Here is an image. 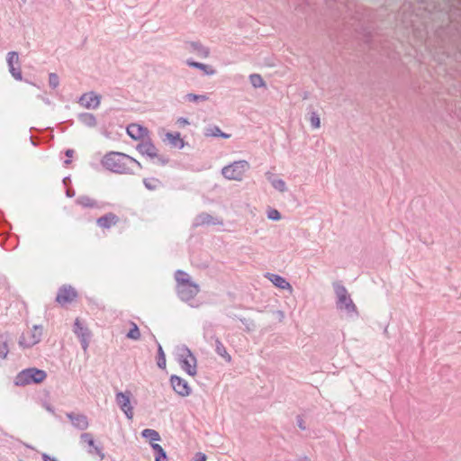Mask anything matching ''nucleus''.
Segmentation results:
<instances>
[{"label":"nucleus","instance_id":"obj_5","mask_svg":"<svg viewBox=\"0 0 461 461\" xmlns=\"http://www.w3.org/2000/svg\"><path fill=\"white\" fill-rule=\"evenodd\" d=\"M177 363L181 368L189 375L194 376L197 373V360L195 356L186 347L183 346L179 348L177 357Z\"/></svg>","mask_w":461,"mask_h":461},{"label":"nucleus","instance_id":"obj_30","mask_svg":"<svg viewBox=\"0 0 461 461\" xmlns=\"http://www.w3.org/2000/svg\"><path fill=\"white\" fill-rule=\"evenodd\" d=\"M144 186L149 191H155L158 187L162 186V182L156 177H149L143 179Z\"/></svg>","mask_w":461,"mask_h":461},{"label":"nucleus","instance_id":"obj_29","mask_svg":"<svg viewBox=\"0 0 461 461\" xmlns=\"http://www.w3.org/2000/svg\"><path fill=\"white\" fill-rule=\"evenodd\" d=\"M76 203L84 208L97 207V202L87 195L79 196Z\"/></svg>","mask_w":461,"mask_h":461},{"label":"nucleus","instance_id":"obj_48","mask_svg":"<svg viewBox=\"0 0 461 461\" xmlns=\"http://www.w3.org/2000/svg\"><path fill=\"white\" fill-rule=\"evenodd\" d=\"M66 194L68 196V197H72L75 195V192L74 191H70V190H67V193Z\"/></svg>","mask_w":461,"mask_h":461},{"label":"nucleus","instance_id":"obj_11","mask_svg":"<svg viewBox=\"0 0 461 461\" xmlns=\"http://www.w3.org/2000/svg\"><path fill=\"white\" fill-rule=\"evenodd\" d=\"M73 331L78 337L83 350L86 352L89 346V340L91 338V331L87 327L84 326L80 322L78 318H77L75 321Z\"/></svg>","mask_w":461,"mask_h":461},{"label":"nucleus","instance_id":"obj_1","mask_svg":"<svg viewBox=\"0 0 461 461\" xmlns=\"http://www.w3.org/2000/svg\"><path fill=\"white\" fill-rule=\"evenodd\" d=\"M101 163L107 170L117 174H132L133 166L141 168V164L132 157L116 151H110L104 156Z\"/></svg>","mask_w":461,"mask_h":461},{"label":"nucleus","instance_id":"obj_39","mask_svg":"<svg viewBox=\"0 0 461 461\" xmlns=\"http://www.w3.org/2000/svg\"><path fill=\"white\" fill-rule=\"evenodd\" d=\"M49 85L52 89H56L59 85V78L56 73H50Z\"/></svg>","mask_w":461,"mask_h":461},{"label":"nucleus","instance_id":"obj_44","mask_svg":"<svg viewBox=\"0 0 461 461\" xmlns=\"http://www.w3.org/2000/svg\"><path fill=\"white\" fill-rule=\"evenodd\" d=\"M158 158V160L160 162L161 165H167L169 161V159L166 157H163V156H158L156 157Z\"/></svg>","mask_w":461,"mask_h":461},{"label":"nucleus","instance_id":"obj_3","mask_svg":"<svg viewBox=\"0 0 461 461\" xmlns=\"http://www.w3.org/2000/svg\"><path fill=\"white\" fill-rule=\"evenodd\" d=\"M336 295V308L339 312H345L348 318H357L359 313L356 304L351 299L347 288L341 282L336 281L332 284Z\"/></svg>","mask_w":461,"mask_h":461},{"label":"nucleus","instance_id":"obj_18","mask_svg":"<svg viewBox=\"0 0 461 461\" xmlns=\"http://www.w3.org/2000/svg\"><path fill=\"white\" fill-rule=\"evenodd\" d=\"M266 277L272 282L274 285L282 289L288 290L289 292L293 291V287L291 284L283 276L277 274L267 273Z\"/></svg>","mask_w":461,"mask_h":461},{"label":"nucleus","instance_id":"obj_12","mask_svg":"<svg viewBox=\"0 0 461 461\" xmlns=\"http://www.w3.org/2000/svg\"><path fill=\"white\" fill-rule=\"evenodd\" d=\"M80 439L83 443L87 444V446L89 447V448L87 449V452L89 454L98 456L101 460L104 458L105 455L103 451L102 444H96L91 433H82L80 436Z\"/></svg>","mask_w":461,"mask_h":461},{"label":"nucleus","instance_id":"obj_49","mask_svg":"<svg viewBox=\"0 0 461 461\" xmlns=\"http://www.w3.org/2000/svg\"><path fill=\"white\" fill-rule=\"evenodd\" d=\"M64 163H65V165H68V164H70V163H71V160H70L69 158H68V159H66V160L64 161Z\"/></svg>","mask_w":461,"mask_h":461},{"label":"nucleus","instance_id":"obj_19","mask_svg":"<svg viewBox=\"0 0 461 461\" xmlns=\"http://www.w3.org/2000/svg\"><path fill=\"white\" fill-rule=\"evenodd\" d=\"M215 224H221V221L215 220L211 214L207 212H202L198 214L193 221L194 228Z\"/></svg>","mask_w":461,"mask_h":461},{"label":"nucleus","instance_id":"obj_13","mask_svg":"<svg viewBox=\"0 0 461 461\" xmlns=\"http://www.w3.org/2000/svg\"><path fill=\"white\" fill-rule=\"evenodd\" d=\"M77 297V291L70 285H62L57 294L56 302L61 305L72 303Z\"/></svg>","mask_w":461,"mask_h":461},{"label":"nucleus","instance_id":"obj_26","mask_svg":"<svg viewBox=\"0 0 461 461\" xmlns=\"http://www.w3.org/2000/svg\"><path fill=\"white\" fill-rule=\"evenodd\" d=\"M215 342V351L216 353L221 357L227 363L231 362V356L228 353L226 348L222 344V342L220 340L219 338L215 337L213 338Z\"/></svg>","mask_w":461,"mask_h":461},{"label":"nucleus","instance_id":"obj_47","mask_svg":"<svg viewBox=\"0 0 461 461\" xmlns=\"http://www.w3.org/2000/svg\"><path fill=\"white\" fill-rule=\"evenodd\" d=\"M276 313L278 315L280 321H282L285 318V314L282 311H276Z\"/></svg>","mask_w":461,"mask_h":461},{"label":"nucleus","instance_id":"obj_10","mask_svg":"<svg viewBox=\"0 0 461 461\" xmlns=\"http://www.w3.org/2000/svg\"><path fill=\"white\" fill-rule=\"evenodd\" d=\"M6 62L8 69L12 77L17 80H23V75L21 70V65L19 62V54L16 51H10L7 54Z\"/></svg>","mask_w":461,"mask_h":461},{"label":"nucleus","instance_id":"obj_24","mask_svg":"<svg viewBox=\"0 0 461 461\" xmlns=\"http://www.w3.org/2000/svg\"><path fill=\"white\" fill-rule=\"evenodd\" d=\"M186 64L190 68H197V69L203 70V73L205 75H208V76H212L216 72L215 69L212 66L206 65V64H203V63H200V62H197V61H194V60H191V59H187L186 60Z\"/></svg>","mask_w":461,"mask_h":461},{"label":"nucleus","instance_id":"obj_38","mask_svg":"<svg viewBox=\"0 0 461 461\" xmlns=\"http://www.w3.org/2000/svg\"><path fill=\"white\" fill-rule=\"evenodd\" d=\"M310 122L313 129H318L321 126L320 116L316 112H312L310 114Z\"/></svg>","mask_w":461,"mask_h":461},{"label":"nucleus","instance_id":"obj_9","mask_svg":"<svg viewBox=\"0 0 461 461\" xmlns=\"http://www.w3.org/2000/svg\"><path fill=\"white\" fill-rule=\"evenodd\" d=\"M170 384L174 392L181 397L189 396L192 393L188 382L182 377L172 375L169 378Z\"/></svg>","mask_w":461,"mask_h":461},{"label":"nucleus","instance_id":"obj_50","mask_svg":"<svg viewBox=\"0 0 461 461\" xmlns=\"http://www.w3.org/2000/svg\"><path fill=\"white\" fill-rule=\"evenodd\" d=\"M68 179H69L68 177H65V178L63 179L64 184H66V183L68 182Z\"/></svg>","mask_w":461,"mask_h":461},{"label":"nucleus","instance_id":"obj_46","mask_svg":"<svg viewBox=\"0 0 461 461\" xmlns=\"http://www.w3.org/2000/svg\"><path fill=\"white\" fill-rule=\"evenodd\" d=\"M73 153H74V150L73 149H67L66 152H65V155L68 157V158H71L73 156Z\"/></svg>","mask_w":461,"mask_h":461},{"label":"nucleus","instance_id":"obj_22","mask_svg":"<svg viewBox=\"0 0 461 461\" xmlns=\"http://www.w3.org/2000/svg\"><path fill=\"white\" fill-rule=\"evenodd\" d=\"M191 51L194 52L198 57L206 59L210 55V49L208 47L203 46L199 41H190L188 42Z\"/></svg>","mask_w":461,"mask_h":461},{"label":"nucleus","instance_id":"obj_51","mask_svg":"<svg viewBox=\"0 0 461 461\" xmlns=\"http://www.w3.org/2000/svg\"><path fill=\"white\" fill-rule=\"evenodd\" d=\"M26 83H29V84H31V85H32V86H35V85H34V84H32V82H29V80H26Z\"/></svg>","mask_w":461,"mask_h":461},{"label":"nucleus","instance_id":"obj_20","mask_svg":"<svg viewBox=\"0 0 461 461\" xmlns=\"http://www.w3.org/2000/svg\"><path fill=\"white\" fill-rule=\"evenodd\" d=\"M119 221V218L113 212H108L96 220V224L102 229H110Z\"/></svg>","mask_w":461,"mask_h":461},{"label":"nucleus","instance_id":"obj_2","mask_svg":"<svg viewBox=\"0 0 461 461\" xmlns=\"http://www.w3.org/2000/svg\"><path fill=\"white\" fill-rule=\"evenodd\" d=\"M175 279L176 282V294L181 301L189 302L199 294V285L193 282L185 271L181 269L176 270L175 272Z\"/></svg>","mask_w":461,"mask_h":461},{"label":"nucleus","instance_id":"obj_16","mask_svg":"<svg viewBox=\"0 0 461 461\" xmlns=\"http://www.w3.org/2000/svg\"><path fill=\"white\" fill-rule=\"evenodd\" d=\"M127 134L134 140H143L149 136V130L140 124L131 123L126 129Z\"/></svg>","mask_w":461,"mask_h":461},{"label":"nucleus","instance_id":"obj_35","mask_svg":"<svg viewBox=\"0 0 461 461\" xmlns=\"http://www.w3.org/2000/svg\"><path fill=\"white\" fill-rule=\"evenodd\" d=\"M157 365L159 368L164 369L166 367V357L162 346L158 344V356H157Z\"/></svg>","mask_w":461,"mask_h":461},{"label":"nucleus","instance_id":"obj_41","mask_svg":"<svg viewBox=\"0 0 461 461\" xmlns=\"http://www.w3.org/2000/svg\"><path fill=\"white\" fill-rule=\"evenodd\" d=\"M206 455L202 452H198L195 454L194 461H206Z\"/></svg>","mask_w":461,"mask_h":461},{"label":"nucleus","instance_id":"obj_6","mask_svg":"<svg viewBox=\"0 0 461 461\" xmlns=\"http://www.w3.org/2000/svg\"><path fill=\"white\" fill-rule=\"evenodd\" d=\"M249 168L250 166L247 160H237L222 167L221 174L228 180L241 181Z\"/></svg>","mask_w":461,"mask_h":461},{"label":"nucleus","instance_id":"obj_33","mask_svg":"<svg viewBox=\"0 0 461 461\" xmlns=\"http://www.w3.org/2000/svg\"><path fill=\"white\" fill-rule=\"evenodd\" d=\"M249 81L253 87L255 88H260L265 87L266 83L263 79V77L259 74H251L249 76Z\"/></svg>","mask_w":461,"mask_h":461},{"label":"nucleus","instance_id":"obj_31","mask_svg":"<svg viewBox=\"0 0 461 461\" xmlns=\"http://www.w3.org/2000/svg\"><path fill=\"white\" fill-rule=\"evenodd\" d=\"M8 340L9 339L7 334L0 335V357L3 359L7 357L9 352Z\"/></svg>","mask_w":461,"mask_h":461},{"label":"nucleus","instance_id":"obj_14","mask_svg":"<svg viewBox=\"0 0 461 461\" xmlns=\"http://www.w3.org/2000/svg\"><path fill=\"white\" fill-rule=\"evenodd\" d=\"M136 149L141 155L147 156L150 158H155L156 157H158V149L153 144L149 136L143 139L142 141L137 145Z\"/></svg>","mask_w":461,"mask_h":461},{"label":"nucleus","instance_id":"obj_45","mask_svg":"<svg viewBox=\"0 0 461 461\" xmlns=\"http://www.w3.org/2000/svg\"><path fill=\"white\" fill-rule=\"evenodd\" d=\"M177 123L180 125H188L189 121L185 117H180L177 119Z\"/></svg>","mask_w":461,"mask_h":461},{"label":"nucleus","instance_id":"obj_28","mask_svg":"<svg viewBox=\"0 0 461 461\" xmlns=\"http://www.w3.org/2000/svg\"><path fill=\"white\" fill-rule=\"evenodd\" d=\"M142 438L149 440L152 443H156L161 439L159 433L152 429H145L141 431Z\"/></svg>","mask_w":461,"mask_h":461},{"label":"nucleus","instance_id":"obj_42","mask_svg":"<svg viewBox=\"0 0 461 461\" xmlns=\"http://www.w3.org/2000/svg\"><path fill=\"white\" fill-rule=\"evenodd\" d=\"M296 421H297V426L302 429V430H305L306 429V427L304 425V420H303V418L301 416H297L296 418Z\"/></svg>","mask_w":461,"mask_h":461},{"label":"nucleus","instance_id":"obj_36","mask_svg":"<svg viewBox=\"0 0 461 461\" xmlns=\"http://www.w3.org/2000/svg\"><path fill=\"white\" fill-rule=\"evenodd\" d=\"M240 322L245 326V330L248 332H252L256 330L257 325L254 320L250 318H240Z\"/></svg>","mask_w":461,"mask_h":461},{"label":"nucleus","instance_id":"obj_27","mask_svg":"<svg viewBox=\"0 0 461 461\" xmlns=\"http://www.w3.org/2000/svg\"><path fill=\"white\" fill-rule=\"evenodd\" d=\"M79 121L87 127H95L96 125V118L93 113H83L78 115Z\"/></svg>","mask_w":461,"mask_h":461},{"label":"nucleus","instance_id":"obj_17","mask_svg":"<svg viewBox=\"0 0 461 461\" xmlns=\"http://www.w3.org/2000/svg\"><path fill=\"white\" fill-rule=\"evenodd\" d=\"M67 417L71 421L72 425L79 430H85L89 426L88 419L85 414L68 412L67 413Z\"/></svg>","mask_w":461,"mask_h":461},{"label":"nucleus","instance_id":"obj_15","mask_svg":"<svg viewBox=\"0 0 461 461\" xmlns=\"http://www.w3.org/2000/svg\"><path fill=\"white\" fill-rule=\"evenodd\" d=\"M101 96L95 92L85 93L79 98V103L86 109H95L100 104Z\"/></svg>","mask_w":461,"mask_h":461},{"label":"nucleus","instance_id":"obj_32","mask_svg":"<svg viewBox=\"0 0 461 461\" xmlns=\"http://www.w3.org/2000/svg\"><path fill=\"white\" fill-rule=\"evenodd\" d=\"M152 449L156 452L155 461H167V456L164 448L158 443L151 444Z\"/></svg>","mask_w":461,"mask_h":461},{"label":"nucleus","instance_id":"obj_8","mask_svg":"<svg viewBox=\"0 0 461 461\" xmlns=\"http://www.w3.org/2000/svg\"><path fill=\"white\" fill-rule=\"evenodd\" d=\"M131 393L130 391L118 392L115 394V401L120 409L124 412L129 420L133 418V408L131 404Z\"/></svg>","mask_w":461,"mask_h":461},{"label":"nucleus","instance_id":"obj_25","mask_svg":"<svg viewBox=\"0 0 461 461\" xmlns=\"http://www.w3.org/2000/svg\"><path fill=\"white\" fill-rule=\"evenodd\" d=\"M166 139L173 147H176L179 149H183L185 145V140L181 138L179 132H167Z\"/></svg>","mask_w":461,"mask_h":461},{"label":"nucleus","instance_id":"obj_43","mask_svg":"<svg viewBox=\"0 0 461 461\" xmlns=\"http://www.w3.org/2000/svg\"><path fill=\"white\" fill-rule=\"evenodd\" d=\"M42 460L43 461H58V459L54 456H51L46 453L42 454Z\"/></svg>","mask_w":461,"mask_h":461},{"label":"nucleus","instance_id":"obj_23","mask_svg":"<svg viewBox=\"0 0 461 461\" xmlns=\"http://www.w3.org/2000/svg\"><path fill=\"white\" fill-rule=\"evenodd\" d=\"M203 135L205 137H221L222 139H229L230 134L222 132L217 125H209L204 129Z\"/></svg>","mask_w":461,"mask_h":461},{"label":"nucleus","instance_id":"obj_37","mask_svg":"<svg viewBox=\"0 0 461 461\" xmlns=\"http://www.w3.org/2000/svg\"><path fill=\"white\" fill-rule=\"evenodd\" d=\"M185 97L189 102H204L209 99L207 95H196L192 93L187 94Z\"/></svg>","mask_w":461,"mask_h":461},{"label":"nucleus","instance_id":"obj_34","mask_svg":"<svg viewBox=\"0 0 461 461\" xmlns=\"http://www.w3.org/2000/svg\"><path fill=\"white\" fill-rule=\"evenodd\" d=\"M126 337L133 340H139L140 339V331L138 325L135 322H131V328L126 334Z\"/></svg>","mask_w":461,"mask_h":461},{"label":"nucleus","instance_id":"obj_40","mask_svg":"<svg viewBox=\"0 0 461 461\" xmlns=\"http://www.w3.org/2000/svg\"><path fill=\"white\" fill-rule=\"evenodd\" d=\"M267 218L271 221H279L281 219V213L276 209L274 208H270L267 211Z\"/></svg>","mask_w":461,"mask_h":461},{"label":"nucleus","instance_id":"obj_21","mask_svg":"<svg viewBox=\"0 0 461 461\" xmlns=\"http://www.w3.org/2000/svg\"><path fill=\"white\" fill-rule=\"evenodd\" d=\"M266 177L276 190L279 191L280 193H285L287 191L285 182L281 178H276L274 173L267 171L266 173Z\"/></svg>","mask_w":461,"mask_h":461},{"label":"nucleus","instance_id":"obj_4","mask_svg":"<svg viewBox=\"0 0 461 461\" xmlns=\"http://www.w3.org/2000/svg\"><path fill=\"white\" fill-rule=\"evenodd\" d=\"M47 377V373L37 367H29L20 371L14 377V384L25 386L31 384H41Z\"/></svg>","mask_w":461,"mask_h":461},{"label":"nucleus","instance_id":"obj_7","mask_svg":"<svg viewBox=\"0 0 461 461\" xmlns=\"http://www.w3.org/2000/svg\"><path fill=\"white\" fill-rule=\"evenodd\" d=\"M42 327L41 325H34L28 336L23 334L19 339V345L23 348H31L38 344L42 336Z\"/></svg>","mask_w":461,"mask_h":461}]
</instances>
